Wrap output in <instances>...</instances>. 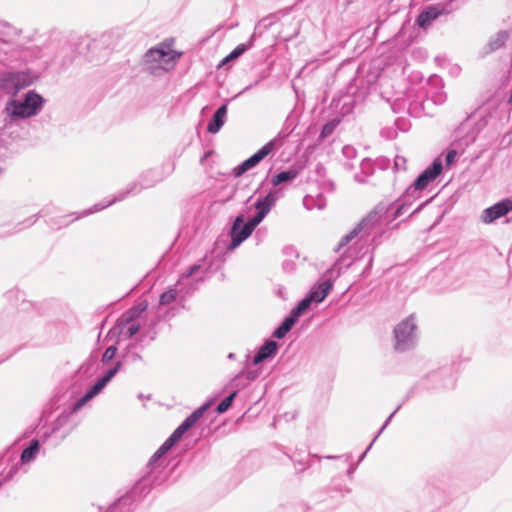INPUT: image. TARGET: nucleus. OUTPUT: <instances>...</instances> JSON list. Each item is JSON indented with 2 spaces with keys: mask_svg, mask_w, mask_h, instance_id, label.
<instances>
[{
  "mask_svg": "<svg viewBox=\"0 0 512 512\" xmlns=\"http://www.w3.org/2000/svg\"><path fill=\"white\" fill-rule=\"evenodd\" d=\"M373 445V442L370 443V445L367 447L368 449H371V446Z\"/></svg>",
  "mask_w": 512,
  "mask_h": 512,
  "instance_id": "obj_50",
  "label": "nucleus"
},
{
  "mask_svg": "<svg viewBox=\"0 0 512 512\" xmlns=\"http://www.w3.org/2000/svg\"><path fill=\"white\" fill-rule=\"evenodd\" d=\"M20 448H31V449L39 448V441L37 439L33 438L29 441V443L22 444L20 446Z\"/></svg>",
  "mask_w": 512,
  "mask_h": 512,
  "instance_id": "obj_40",
  "label": "nucleus"
},
{
  "mask_svg": "<svg viewBox=\"0 0 512 512\" xmlns=\"http://www.w3.org/2000/svg\"><path fill=\"white\" fill-rule=\"evenodd\" d=\"M428 97L435 104H443L446 101V93L443 91L442 79L434 76L429 80V89L427 91Z\"/></svg>",
  "mask_w": 512,
  "mask_h": 512,
  "instance_id": "obj_14",
  "label": "nucleus"
},
{
  "mask_svg": "<svg viewBox=\"0 0 512 512\" xmlns=\"http://www.w3.org/2000/svg\"><path fill=\"white\" fill-rule=\"evenodd\" d=\"M277 139H272L268 143H266L260 150H258L254 155L246 159L243 163L234 168V175L236 177L241 176L249 169L255 167L259 164L266 156H268L275 148L277 144Z\"/></svg>",
  "mask_w": 512,
  "mask_h": 512,
  "instance_id": "obj_10",
  "label": "nucleus"
},
{
  "mask_svg": "<svg viewBox=\"0 0 512 512\" xmlns=\"http://www.w3.org/2000/svg\"><path fill=\"white\" fill-rule=\"evenodd\" d=\"M364 456H365V452L359 457L358 462H360L364 458Z\"/></svg>",
  "mask_w": 512,
  "mask_h": 512,
  "instance_id": "obj_42",
  "label": "nucleus"
},
{
  "mask_svg": "<svg viewBox=\"0 0 512 512\" xmlns=\"http://www.w3.org/2000/svg\"><path fill=\"white\" fill-rule=\"evenodd\" d=\"M39 451L40 450H22L20 459L16 460L11 465H16L18 472L21 467L29 465L31 462H33L37 458Z\"/></svg>",
  "mask_w": 512,
  "mask_h": 512,
  "instance_id": "obj_24",
  "label": "nucleus"
},
{
  "mask_svg": "<svg viewBox=\"0 0 512 512\" xmlns=\"http://www.w3.org/2000/svg\"><path fill=\"white\" fill-rule=\"evenodd\" d=\"M297 175L298 172L296 170L280 172L272 178V184L274 186H278L281 183L293 181L297 177Z\"/></svg>",
  "mask_w": 512,
  "mask_h": 512,
  "instance_id": "obj_26",
  "label": "nucleus"
},
{
  "mask_svg": "<svg viewBox=\"0 0 512 512\" xmlns=\"http://www.w3.org/2000/svg\"><path fill=\"white\" fill-rule=\"evenodd\" d=\"M512 211V201L504 199L491 207L486 208L481 214V221L490 224Z\"/></svg>",
  "mask_w": 512,
  "mask_h": 512,
  "instance_id": "obj_12",
  "label": "nucleus"
},
{
  "mask_svg": "<svg viewBox=\"0 0 512 512\" xmlns=\"http://www.w3.org/2000/svg\"><path fill=\"white\" fill-rule=\"evenodd\" d=\"M338 123L339 122L337 120H333L326 123L321 130V137L326 138L330 136L337 127Z\"/></svg>",
  "mask_w": 512,
  "mask_h": 512,
  "instance_id": "obj_33",
  "label": "nucleus"
},
{
  "mask_svg": "<svg viewBox=\"0 0 512 512\" xmlns=\"http://www.w3.org/2000/svg\"><path fill=\"white\" fill-rule=\"evenodd\" d=\"M441 13L442 11L437 7L430 6L419 14L417 24L419 27L426 29L441 15Z\"/></svg>",
  "mask_w": 512,
  "mask_h": 512,
  "instance_id": "obj_18",
  "label": "nucleus"
},
{
  "mask_svg": "<svg viewBox=\"0 0 512 512\" xmlns=\"http://www.w3.org/2000/svg\"><path fill=\"white\" fill-rule=\"evenodd\" d=\"M394 165L397 170H405L406 169V159L402 156H397L395 158Z\"/></svg>",
  "mask_w": 512,
  "mask_h": 512,
  "instance_id": "obj_38",
  "label": "nucleus"
},
{
  "mask_svg": "<svg viewBox=\"0 0 512 512\" xmlns=\"http://www.w3.org/2000/svg\"><path fill=\"white\" fill-rule=\"evenodd\" d=\"M508 38L509 33L507 31L502 30L497 32L489 39L485 47L486 53H491L502 48L506 44Z\"/></svg>",
  "mask_w": 512,
  "mask_h": 512,
  "instance_id": "obj_21",
  "label": "nucleus"
},
{
  "mask_svg": "<svg viewBox=\"0 0 512 512\" xmlns=\"http://www.w3.org/2000/svg\"><path fill=\"white\" fill-rule=\"evenodd\" d=\"M116 351H117L116 346H114V345L109 346V347L105 350V352L103 353V356H102V362H103V363H108V362H110V361L115 357Z\"/></svg>",
  "mask_w": 512,
  "mask_h": 512,
  "instance_id": "obj_36",
  "label": "nucleus"
},
{
  "mask_svg": "<svg viewBox=\"0 0 512 512\" xmlns=\"http://www.w3.org/2000/svg\"><path fill=\"white\" fill-rule=\"evenodd\" d=\"M246 51V45L240 44L238 45L229 55H227L223 60L222 64L227 63L230 60L236 59L241 56Z\"/></svg>",
  "mask_w": 512,
  "mask_h": 512,
  "instance_id": "obj_32",
  "label": "nucleus"
},
{
  "mask_svg": "<svg viewBox=\"0 0 512 512\" xmlns=\"http://www.w3.org/2000/svg\"><path fill=\"white\" fill-rule=\"evenodd\" d=\"M201 269V266L199 264H195L193 266H191L189 268V270L187 271V273L183 274L179 281H178V285L181 286L183 285L184 281L190 277H192L196 272H198L199 270Z\"/></svg>",
  "mask_w": 512,
  "mask_h": 512,
  "instance_id": "obj_35",
  "label": "nucleus"
},
{
  "mask_svg": "<svg viewBox=\"0 0 512 512\" xmlns=\"http://www.w3.org/2000/svg\"><path fill=\"white\" fill-rule=\"evenodd\" d=\"M10 84L14 87L13 93L15 94L20 89L28 86L30 82L26 81L25 75L20 73L8 74L0 79V86L4 89L8 90Z\"/></svg>",
  "mask_w": 512,
  "mask_h": 512,
  "instance_id": "obj_15",
  "label": "nucleus"
},
{
  "mask_svg": "<svg viewBox=\"0 0 512 512\" xmlns=\"http://www.w3.org/2000/svg\"><path fill=\"white\" fill-rule=\"evenodd\" d=\"M129 192H130V190H129L128 192H125V193H124V192H121V193H119L117 196L113 197L111 200L106 201L105 203L95 204V205L93 206V208H92V209H90V210H88V211L84 212V213L82 214V216H84V215H88V214H91V213H94V212L101 211V210H103L104 208H106V207H108V206H110V205L114 204L115 202L123 200V199L127 196V194H128Z\"/></svg>",
  "mask_w": 512,
  "mask_h": 512,
  "instance_id": "obj_25",
  "label": "nucleus"
},
{
  "mask_svg": "<svg viewBox=\"0 0 512 512\" xmlns=\"http://www.w3.org/2000/svg\"><path fill=\"white\" fill-rule=\"evenodd\" d=\"M16 474H17V466L16 465H11L10 467L3 469V471L1 472V475H0V477H1L0 488L5 483L12 480Z\"/></svg>",
  "mask_w": 512,
  "mask_h": 512,
  "instance_id": "obj_30",
  "label": "nucleus"
},
{
  "mask_svg": "<svg viewBox=\"0 0 512 512\" xmlns=\"http://www.w3.org/2000/svg\"><path fill=\"white\" fill-rule=\"evenodd\" d=\"M422 207H423V204H420V205L417 207V210H420Z\"/></svg>",
  "mask_w": 512,
  "mask_h": 512,
  "instance_id": "obj_43",
  "label": "nucleus"
},
{
  "mask_svg": "<svg viewBox=\"0 0 512 512\" xmlns=\"http://www.w3.org/2000/svg\"><path fill=\"white\" fill-rule=\"evenodd\" d=\"M132 501H129L127 502L126 504H122L120 506H117L116 505L118 504V501L112 506L110 507V510L109 512H129L130 508L128 507L130 504H131Z\"/></svg>",
  "mask_w": 512,
  "mask_h": 512,
  "instance_id": "obj_37",
  "label": "nucleus"
},
{
  "mask_svg": "<svg viewBox=\"0 0 512 512\" xmlns=\"http://www.w3.org/2000/svg\"><path fill=\"white\" fill-rule=\"evenodd\" d=\"M290 453L287 454V457L293 462L295 469L298 471L305 470L311 460V455L309 450H289Z\"/></svg>",
  "mask_w": 512,
  "mask_h": 512,
  "instance_id": "obj_16",
  "label": "nucleus"
},
{
  "mask_svg": "<svg viewBox=\"0 0 512 512\" xmlns=\"http://www.w3.org/2000/svg\"><path fill=\"white\" fill-rule=\"evenodd\" d=\"M278 200V194L276 191L269 192L265 197L259 198L255 202V208L257 210L256 215L252 218V220L256 224H260L262 220L269 213L271 208L275 205Z\"/></svg>",
  "mask_w": 512,
  "mask_h": 512,
  "instance_id": "obj_13",
  "label": "nucleus"
},
{
  "mask_svg": "<svg viewBox=\"0 0 512 512\" xmlns=\"http://www.w3.org/2000/svg\"><path fill=\"white\" fill-rule=\"evenodd\" d=\"M394 413H395V412H393L392 414H390V416H389L388 420H390V419L393 417Z\"/></svg>",
  "mask_w": 512,
  "mask_h": 512,
  "instance_id": "obj_48",
  "label": "nucleus"
},
{
  "mask_svg": "<svg viewBox=\"0 0 512 512\" xmlns=\"http://www.w3.org/2000/svg\"><path fill=\"white\" fill-rule=\"evenodd\" d=\"M235 395H236V393L234 392L231 395H229L228 397H226L225 399H223L217 407V412L224 413L225 411H227L229 409V407L231 406Z\"/></svg>",
  "mask_w": 512,
  "mask_h": 512,
  "instance_id": "obj_34",
  "label": "nucleus"
},
{
  "mask_svg": "<svg viewBox=\"0 0 512 512\" xmlns=\"http://www.w3.org/2000/svg\"><path fill=\"white\" fill-rule=\"evenodd\" d=\"M34 222H36V219H33L32 221H30L29 225H31Z\"/></svg>",
  "mask_w": 512,
  "mask_h": 512,
  "instance_id": "obj_49",
  "label": "nucleus"
},
{
  "mask_svg": "<svg viewBox=\"0 0 512 512\" xmlns=\"http://www.w3.org/2000/svg\"><path fill=\"white\" fill-rule=\"evenodd\" d=\"M312 302H314V301L307 295L291 311V314L298 319L310 307Z\"/></svg>",
  "mask_w": 512,
  "mask_h": 512,
  "instance_id": "obj_28",
  "label": "nucleus"
},
{
  "mask_svg": "<svg viewBox=\"0 0 512 512\" xmlns=\"http://www.w3.org/2000/svg\"><path fill=\"white\" fill-rule=\"evenodd\" d=\"M256 226H258V224H256L252 219L245 223L242 215L237 216L231 229V243L229 245V250L237 248L252 234Z\"/></svg>",
  "mask_w": 512,
  "mask_h": 512,
  "instance_id": "obj_8",
  "label": "nucleus"
},
{
  "mask_svg": "<svg viewBox=\"0 0 512 512\" xmlns=\"http://www.w3.org/2000/svg\"><path fill=\"white\" fill-rule=\"evenodd\" d=\"M140 329V325L135 321H128L126 325L122 328L121 334L126 338H130L134 336Z\"/></svg>",
  "mask_w": 512,
  "mask_h": 512,
  "instance_id": "obj_31",
  "label": "nucleus"
},
{
  "mask_svg": "<svg viewBox=\"0 0 512 512\" xmlns=\"http://www.w3.org/2000/svg\"><path fill=\"white\" fill-rule=\"evenodd\" d=\"M277 139H272L268 143H266L260 150H258L254 155L246 159L243 163L234 168V175L236 177L241 176L249 169L255 167L259 164L266 156H268L275 148L277 144Z\"/></svg>",
  "mask_w": 512,
  "mask_h": 512,
  "instance_id": "obj_11",
  "label": "nucleus"
},
{
  "mask_svg": "<svg viewBox=\"0 0 512 512\" xmlns=\"http://www.w3.org/2000/svg\"><path fill=\"white\" fill-rule=\"evenodd\" d=\"M297 320L298 319L290 313V315L286 317L281 325L273 332V336L278 339L283 338L291 330Z\"/></svg>",
  "mask_w": 512,
  "mask_h": 512,
  "instance_id": "obj_23",
  "label": "nucleus"
},
{
  "mask_svg": "<svg viewBox=\"0 0 512 512\" xmlns=\"http://www.w3.org/2000/svg\"><path fill=\"white\" fill-rule=\"evenodd\" d=\"M178 291L174 288H171L164 293L161 294L159 299V304L161 306L169 305L173 303L177 298Z\"/></svg>",
  "mask_w": 512,
  "mask_h": 512,
  "instance_id": "obj_29",
  "label": "nucleus"
},
{
  "mask_svg": "<svg viewBox=\"0 0 512 512\" xmlns=\"http://www.w3.org/2000/svg\"><path fill=\"white\" fill-rule=\"evenodd\" d=\"M394 348L399 352L413 348L417 343V323L414 315L399 322L393 331Z\"/></svg>",
  "mask_w": 512,
  "mask_h": 512,
  "instance_id": "obj_5",
  "label": "nucleus"
},
{
  "mask_svg": "<svg viewBox=\"0 0 512 512\" xmlns=\"http://www.w3.org/2000/svg\"><path fill=\"white\" fill-rule=\"evenodd\" d=\"M442 169V161L436 158L433 163L418 176L413 185L406 190V193L414 196L418 191L425 189L430 182L434 181L437 176L440 175Z\"/></svg>",
  "mask_w": 512,
  "mask_h": 512,
  "instance_id": "obj_7",
  "label": "nucleus"
},
{
  "mask_svg": "<svg viewBox=\"0 0 512 512\" xmlns=\"http://www.w3.org/2000/svg\"><path fill=\"white\" fill-rule=\"evenodd\" d=\"M422 207H423V204H420V205L417 207V210H420Z\"/></svg>",
  "mask_w": 512,
  "mask_h": 512,
  "instance_id": "obj_46",
  "label": "nucleus"
},
{
  "mask_svg": "<svg viewBox=\"0 0 512 512\" xmlns=\"http://www.w3.org/2000/svg\"><path fill=\"white\" fill-rule=\"evenodd\" d=\"M303 205L307 210H322L326 207V199L322 193L307 194L303 198Z\"/></svg>",
  "mask_w": 512,
  "mask_h": 512,
  "instance_id": "obj_22",
  "label": "nucleus"
},
{
  "mask_svg": "<svg viewBox=\"0 0 512 512\" xmlns=\"http://www.w3.org/2000/svg\"><path fill=\"white\" fill-rule=\"evenodd\" d=\"M331 288H332V284L329 281H323V282L317 283L316 285H314L311 288L308 296L315 303H320L327 297Z\"/></svg>",
  "mask_w": 512,
  "mask_h": 512,
  "instance_id": "obj_20",
  "label": "nucleus"
},
{
  "mask_svg": "<svg viewBox=\"0 0 512 512\" xmlns=\"http://www.w3.org/2000/svg\"><path fill=\"white\" fill-rule=\"evenodd\" d=\"M455 157H456V151L454 150H451L449 151L447 154H446V164L449 166L453 163V161L455 160Z\"/></svg>",
  "mask_w": 512,
  "mask_h": 512,
  "instance_id": "obj_41",
  "label": "nucleus"
},
{
  "mask_svg": "<svg viewBox=\"0 0 512 512\" xmlns=\"http://www.w3.org/2000/svg\"><path fill=\"white\" fill-rule=\"evenodd\" d=\"M278 350L277 342L271 340L266 342L263 346L260 347L256 355L253 359V364L258 365L267 358H270L276 354Z\"/></svg>",
  "mask_w": 512,
  "mask_h": 512,
  "instance_id": "obj_19",
  "label": "nucleus"
},
{
  "mask_svg": "<svg viewBox=\"0 0 512 512\" xmlns=\"http://www.w3.org/2000/svg\"><path fill=\"white\" fill-rule=\"evenodd\" d=\"M379 222L380 215L377 211H373L341 238L336 251L341 254L343 261L350 260L346 264L347 266L367 252L369 246L381 232Z\"/></svg>",
  "mask_w": 512,
  "mask_h": 512,
  "instance_id": "obj_1",
  "label": "nucleus"
},
{
  "mask_svg": "<svg viewBox=\"0 0 512 512\" xmlns=\"http://www.w3.org/2000/svg\"><path fill=\"white\" fill-rule=\"evenodd\" d=\"M206 407L202 406L190 414L159 448H173L183 435L203 416Z\"/></svg>",
  "mask_w": 512,
  "mask_h": 512,
  "instance_id": "obj_9",
  "label": "nucleus"
},
{
  "mask_svg": "<svg viewBox=\"0 0 512 512\" xmlns=\"http://www.w3.org/2000/svg\"><path fill=\"white\" fill-rule=\"evenodd\" d=\"M312 302H314V301L307 295L291 311V314L298 319L310 307Z\"/></svg>",
  "mask_w": 512,
  "mask_h": 512,
  "instance_id": "obj_27",
  "label": "nucleus"
},
{
  "mask_svg": "<svg viewBox=\"0 0 512 512\" xmlns=\"http://www.w3.org/2000/svg\"><path fill=\"white\" fill-rule=\"evenodd\" d=\"M179 462L178 450H156L148 462L147 475L133 487L129 494L118 500L116 507L146 495L148 487L153 483L160 484L165 481Z\"/></svg>",
  "mask_w": 512,
  "mask_h": 512,
  "instance_id": "obj_2",
  "label": "nucleus"
},
{
  "mask_svg": "<svg viewBox=\"0 0 512 512\" xmlns=\"http://www.w3.org/2000/svg\"><path fill=\"white\" fill-rule=\"evenodd\" d=\"M120 367L121 362H118L113 368L109 369L103 377H101L80 399L74 403L72 410L74 412L80 410L87 402L97 396L117 374Z\"/></svg>",
  "mask_w": 512,
  "mask_h": 512,
  "instance_id": "obj_6",
  "label": "nucleus"
},
{
  "mask_svg": "<svg viewBox=\"0 0 512 512\" xmlns=\"http://www.w3.org/2000/svg\"><path fill=\"white\" fill-rule=\"evenodd\" d=\"M422 207H423V204H420V205L417 207V210H420Z\"/></svg>",
  "mask_w": 512,
  "mask_h": 512,
  "instance_id": "obj_44",
  "label": "nucleus"
},
{
  "mask_svg": "<svg viewBox=\"0 0 512 512\" xmlns=\"http://www.w3.org/2000/svg\"><path fill=\"white\" fill-rule=\"evenodd\" d=\"M44 99L34 91H29L23 100H10L5 107V114L10 120L25 119L40 112Z\"/></svg>",
  "mask_w": 512,
  "mask_h": 512,
  "instance_id": "obj_4",
  "label": "nucleus"
},
{
  "mask_svg": "<svg viewBox=\"0 0 512 512\" xmlns=\"http://www.w3.org/2000/svg\"><path fill=\"white\" fill-rule=\"evenodd\" d=\"M180 56L169 44L161 43L145 53L143 63L146 70L159 74L173 69Z\"/></svg>",
  "mask_w": 512,
  "mask_h": 512,
  "instance_id": "obj_3",
  "label": "nucleus"
},
{
  "mask_svg": "<svg viewBox=\"0 0 512 512\" xmlns=\"http://www.w3.org/2000/svg\"><path fill=\"white\" fill-rule=\"evenodd\" d=\"M203 279H204V277H203V276H201V277H199L197 280H198V281H203Z\"/></svg>",
  "mask_w": 512,
  "mask_h": 512,
  "instance_id": "obj_47",
  "label": "nucleus"
},
{
  "mask_svg": "<svg viewBox=\"0 0 512 512\" xmlns=\"http://www.w3.org/2000/svg\"><path fill=\"white\" fill-rule=\"evenodd\" d=\"M422 207H423V204H420V205L417 207V210H420Z\"/></svg>",
  "mask_w": 512,
  "mask_h": 512,
  "instance_id": "obj_45",
  "label": "nucleus"
},
{
  "mask_svg": "<svg viewBox=\"0 0 512 512\" xmlns=\"http://www.w3.org/2000/svg\"><path fill=\"white\" fill-rule=\"evenodd\" d=\"M226 117L227 105H222L216 110L211 120L209 121L207 125V131L212 134H216L217 132H219L226 122Z\"/></svg>",
  "mask_w": 512,
  "mask_h": 512,
  "instance_id": "obj_17",
  "label": "nucleus"
},
{
  "mask_svg": "<svg viewBox=\"0 0 512 512\" xmlns=\"http://www.w3.org/2000/svg\"><path fill=\"white\" fill-rule=\"evenodd\" d=\"M339 459L349 464L348 473L351 474L354 471V464L351 462L352 456L350 454H345L343 456H340Z\"/></svg>",
  "mask_w": 512,
  "mask_h": 512,
  "instance_id": "obj_39",
  "label": "nucleus"
}]
</instances>
